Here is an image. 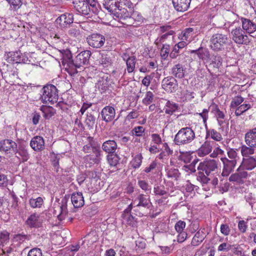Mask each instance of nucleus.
Here are the masks:
<instances>
[{"label":"nucleus","mask_w":256,"mask_h":256,"mask_svg":"<svg viewBox=\"0 0 256 256\" xmlns=\"http://www.w3.org/2000/svg\"><path fill=\"white\" fill-rule=\"evenodd\" d=\"M90 50H84L78 54L74 59L68 58V72L71 76H74L78 72L76 68L83 67L89 62V60L91 56Z\"/></svg>","instance_id":"obj_1"},{"label":"nucleus","mask_w":256,"mask_h":256,"mask_svg":"<svg viewBox=\"0 0 256 256\" xmlns=\"http://www.w3.org/2000/svg\"><path fill=\"white\" fill-rule=\"evenodd\" d=\"M244 140L246 145H242L240 150L244 158H247L254 154L256 148V127L246 134Z\"/></svg>","instance_id":"obj_2"},{"label":"nucleus","mask_w":256,"mask_h":256,"mask_svg":"<svg viewBox=\"0 0 256 256\" xmlns=\"http://www.w3.org/2000/svg\"><path fill=\"white\" fill-rule=\"evenodd\" d=\"M196 138L192 128L184 127L180 128L175 135L174 142L177 146H184L191 143Z\"/></svg>","instance_id":"obj_3"},{"label":"nucleus","mask_w":256,"mask_h":256,"mask_svg":"<svg viewBox=\"0 0 256 256\" xmlns=\"http://www.w3.org/2000/svg\"><path fill=\"white\" fill-rule=\"evenodd\" d=\"M230 39L226 34L217 32L213 34L210 40V46L214 52L224 50L229 44Z\"/></svg>","instance_id":"obj_4"},{"label":"nucleus","mask_w":256,"mask_h":256,"mask_svg":"<svg viewBox=\"0 0 256 256\" xmlns=\"http://www.w3.org/2000/svg\"><path fill=\"white\" fill-rule=\"evenodd\" d=\"M40 100L43 103L50 102L52 104L57 102L58 92L56 88L53 84H47L42 89Z\"/></svg>","instance_id":"obj_5"},{"label":"nucleus","mask_w":256,"mask_h":256,"mask_svg":"<svg viewBox=\"0 0 256 256\" xmlns=\"http://www.w3.org/2000/svg\"><path fill=\"white\" fill-rule=\"evenodd\" d=\"M198 170L204 172L207 176H214L219 170L218 162L214 159L206 158L199 164Z\"/></svg>","instance_id":"obj_6"},{"label":"nucleus","mask_w":256,"mask_h":256,"mask_svg":"<svg viewBox=\"0 0 256 256\" xmlns=\"http://www.w3.org/2000/svg\"><path fill=\"white\" fill-rule=\"evenodd\" d=\"M202 137H196L194 144L197 146H199L196 151L198 156L204 157L210 154L212 150V146L214 144L213 141L206 140L204 142Z\"/></svg>","instance_id":"obj_7"},{"label":"nucleus","mask_w":256,"mask_h":256,"mask_svg":"<svg viewBox=\"0 0 256 256\" xmlns=\"http://www.w3.org/2000/svg\"><path fill=\"white\" fill-rule=\"evenodd\" d=\"M136 14V13L131 14L126 8H118L116 13H114L115 16L118 18L122 24L126 25L132 24V18H135Z\"/></svg>","instance_id":"obj_8"},{"label":"nucleus","mask_w":256,"mask_h":256,"mask_svg":"<svg viewBox=\"0 0 256 256\" xmlns=\"http://www.w3.org/2000/svg\"><path fill=\"white\" fill-rule=\"evenodd\" d=\"M231 33L232 40L238 44H248L250 42L248 36L240 26L232 30Z\"/></svg>","instance_id":"obj_9"},{"label":"nucleus","mask_w":256,"mask_h":256,"mask_svg":"<svg viewBox=\"0 0 256 256\" xmlns=\"http://www.w3.org/2000/svg\"><path fill=\"white\" fill-rule=\"evenodd\" d=\"M86 41L90 46L98 48L104 46L106 38L102 34H94L88 36L86 38Z\"/></svg>","instance_id":"obj_10"},{"label":"nucleus","mask_w":256,"mask_h":256,"mask_svg":"<svg viewBox=\"0 0 256 256\" xmlns=\"http://www.w3.org/2000/svg\"><path fill=\"white\" fill-rule=\"evenodd\" d=\"M16 148V143L11 140L6 139L0 142V151L6 154L14 153Z\"/></svg>","instance_id":"obj_11"},{"label":"nucleus","mask_w":256,"mask_h":256,"mask_svg":"<svg viewBox=\"0 0 256 256\" xmlns=\"http://www.w3.org/2000/svg\"><path fill=\"white\" fill-rule=\"evenodd\" d=\"M162 86L163 89L168 92H175L178 88V82L172 76L164 78L162 82Z\"/></svg>","instance_id":"obj_12"},{"label":"nucleus","mask_w":256,"mask_h":256,"mask_svg":"<svg viewBox=\"0 0 256 256\" xmlns=\"http://www.w3.org/2000/svg\"><path fill=\"white\" fill-rule=\"evenodd\" d=\"M57 24L62 28H67L73 23L74 16L70 13H65L58 16L56 20Z\"/></svg>","instance_id":"obj_13"},{"label":"nucleus","mask_w":256,"mask_h":256,"mask_svg":"<svg viewBox=\"0 0 256 256\" xmlns=\"http://www.w3.org/2000/svg\"><path fill=\"white\" fill-rule=\"evenodd\" d=\"M134 206L149 208L152 206L150 198L144 194H140L134 200Z\"/></svg>","instance_id":"obj_14"},{"label":"nucleus","mask_w":256,"mask_h":256,"mask_svg":"<svg viewBox=\"0 0 256 256\" xmlns=\"http://www.w3.org/2000/svg\"><path fill=\"white\" fill-rule=\"evenodd\" d=\"M73 4L76 10L82 14L88 15L91 10L90 6L84 1L74 0L73 2Z\"/></svg>","instance_id":"obj_15"},{"label":"nucleus","mask_w":256,"mask_h":256,"mask_svg":"<svg viewBox=\"0 0 256 256\" xmlns=\"http://www.w3.org/2000/svg\"><path fill=\"white\" fill-rule=\"evenodd\" d=\"M30 146L34 151L43 150L45 148L44 140L43 138L40 136H34L30 140Z\"/></svg>","instance_id":"obj_16"},{"label":"nucleus","mask_w":256,"mask_h":256,"mask_svg":"<svg viewBox=\"0 0 256 256\" xmlns=\"http://www.w3.org/2000/svg\"><path fill=\"white\" fill-rule=\"evenodd\" d=\"M224 164V168L222 174L228 176L234 169L236 166V162L235 160H230L228 158L224 157L220 158Z\"/></svg>","instance_id":"obj_17"},{"label":"nucleus","mask_w":256,"mask_h":256,"mask_svg":"<svg viewBox=\"0 0 256 256\" xmlns=\"http://www.w3.org/2000/svg\"><path fill=\"white\" fill-rule=\"evenodd\" d=\"M44 218L42 216L36 214H31L26 220V224L31 228H39L41 226Z\"/></svg>","instance_id":"obj_18"},{"label":"nucleus","mask_w":256,"mask_h":256,"mask_svg":"<svg viewBox=\"0 0 256 256\" xmlns=\"http://www.w3.org/2000/svg\"><path fill=\"white\" fill-rule=\"evenodd\" d=\"M102 120L106 122H110L115 117L116 112L114 108L112 106H105L101 112Z\"/></svg>","instance_id":"obj_19"},{"label":"nucleus","mask_w":256,"mask_h":256,"mask_svg":"<svg viewBox=\"0 0 256 256\" xmlns=\"http://www.w3.org/2000/svg\"><path fill=\"white\" fill-rule=\"evenodd\" d=\"M192 0H172L174 9L178 12H184L188 10Z\"/></svg>","instance_id":"obj_20"},{"label":"nucleus","mask_w":256,"mask_h":256,"mask_svg":"<svg viewBox=\"0 0 256 256\" xmlns=\"http://www.w3.org/2000/svg\"><path fill=\"white\" fill-rule=\"evenodd\" d=\"M242 27L244 30L248 34H252L256 30V24L250 19L241 18Z\"/></svg>","instance_id":"obj_21"},{"label":"nucleus","mask_w":256,"mask_h":256,"mask_svg":"<svg viewBox=\"0 0 256 256\" xmlns=\"http://www.w3.org/2000/svg\"><path fill=\"white\" fill-rule=\"evenodd\" d=\"M71 201L76 208H80L84 204V196L80 192H74L71 196Z\"/></svg>","instance_id":"obj_22"},{"label":"nucleus","mask_w":256,"mask_h":256,"mask_svg":"<svg viewBox=\"0 0 256 256\" xmlns=\"http://www.w3.org/2000/svg\"><path fill=\"white\" fill-rule=\"evenodd\" d=\"M117 148V144L113 140H108L104 142L102 146V150L108 154L115 153Z\"/></svg>","instance_id":"obj_23"},{"label":"nucleus","mask_w":256,"mask_h":256,"mask_svg":"<svg viewBox=\"0 0 256 256\" xmlns=\"http://www.w3.org/2000/svg\"><path fill=\"white\" fill-rule=\"evenodd\" d=\"M190 54H195L200 60L202 61H208L210 59V54L208 49L204 48L202 47L199 48L197 50H192Z\"/></svg>","instance_id":"obj_24"},{"label":"nucleus","mask_w":256,"mask_h":256,"mask_svg":"<svg viewBox=\"0 0 256 256\" xmlns=\"http://www.w3.org/2000/svg\"><path fill=\"white\" fill-rule=\"evenodd\" d=\"M185 72L186 68L180 64L174 65L172 69V74L176 78H184Z\"/></svg>","instance_id":"obj_25"},{"label":"nucleus","mask_w":256,"mask_h":256,"mask_svg":"<svg viewBox=\"0 0 256 256\" xmlns=\"http://www.w3.org/2000/svg\"><path fill=\"white\" fill-rule=\"evenodd\" d=\"M209 138L216 142H220L222 140L221 134L214 128L206 130V139H208Z\"/></svg>","instance_id":"obj_26"},{"label":"nucleus","mask_w":256,"mask_h":256,"mask_svg":"<svg viewBox=\"0 0 256 256\" xmlns=\"http://www.w3.org/2000/svg\"><path fill=\"white\" fill-rule=\"evenodd\" d=\"M16 154H18V156H21L23 162H26L30 158V154H28V149L26 146L23 144H20L18 148H17Z\"/></svg>","instance_id":"obj_27"},{"label":"nucleus","mask_w":256,"mask_h":256,"mask_svg":"<svg viewBox=\"0 0 256 256\" xmlns=\"http://www.w3.org/2000/svg\"><path fill=\"white\" fill-rule=\"evenodd\" d=\"M104 6L109 12L114 14V13H116L118 8L116 0H106L104 4Z\"/></svg>","instance_id":"obj_28"},{"label":"nucleus","mask_w":256,"mask_h":256,"mask_svg":"<svg viewBox=\"0 0 256 256\" xmlns=\"http://www.w3.org/2000/svg\"><path fill=\"white\" fill-rule=\"evenodd\" d=\"M243 166L248 170H252L256 167V159L252 156L243 158Z\"/></svg>","instance_id":"obj_29"},{"label":"nucleus","mask_w":256,"mask_h":256,"mask_svg":"<svg viewBox=\"0 0 256 256\" xmlns=\"http://www.w3.org/2000/svg\"><path fill=\"white\" fill-rule=\"evenodd\" d=\"M40 110L43 113V116L46 119H50L56 114V110L52 106H42Z\"/></svg>","instance_id":"obj_30"},{"label":"nucleus","mask_w":256,"mask_h":256,"mask_svg":"<svg viewBox=\"0 0 256 256\" xmlns=\"http://www.w3.org/2000/svg\"><path fill=\"white\" fill-rule=\"evenodd\" d=\"M178 106L174 102L168 100L164 108L166 114L172 115L178 109Z\"/></svg>","instance_id":"obj_31"},{"label":"nucleus","mask_w":256,"mask_h":256,"mask_svg":"<svg viewBox=\"0 0 256 256\" xmlns=\"http://www.w3.org/2000/svg\"><path fill=\"white\" fill-rule=\"evenodd\" d=\"M92 151L95 154V158L92 159V162L96 164L99 163L102 156V152L100 150V146L97 144H94Z\"/></svg>","instance_id":"obj_32"},{"label":"nucleus","mask_w":256,"mask_h":256,"mask_svg":"<svg viewBox=\"0 0 256 256\" xmlns=\"http://www.w3.org/2000/svg\"><path fill=\"white\" fill-rule=\"evenodd\" d=\"M174 34V31H168V32H166L165 34H162L160 38H158L154 42V44L156 45L159 47L160 44L164 42L168 38H170V37L172 38V35Z\"/></svg>","instance_id":"obj_33"},{"label":"nucleus","mask_w":256,"mask_h":256,"mask_svg":"<svg viewBox=\"0 0 256 256\" xmlns=\"http://www.w3.org/2000/svg\"><path fill=\"white\" fill-rule=\"evenodd\" d=\"M98 61L99 63L104 67L110 66L112 63L110 56L105 54H101V56L99 58Z\"/></svg>","instance_id":"obj_34"},{"label":"nucleus","mask_w":256,"mask_h":256,"mask_svg":"<svg viewBox=\"0 0 256 256\" xmlns=\"http://www.w3.org/2000/svg\"><path fill=\"white\" fill-rule=\"evenodd\" d=\"M66 200H62V204L60 206V214L58 216V218L59 220H62L66 218V216L67 214V208H66Z\"/></svg>","instance_id":"obj_35"},{"label":"nucleus","mask_w":256,"mask_h":256,"mask_svg":"<svg viewBox=\"0 0 256 256\" xmlns=\"http://www.w3.org/2000/svg\"><path fill=\"white\" fill-rule=\"evenodd\" d=\"M136 63V58L134 56H131L129 60L126 62V68L128 73L133 72L135 69Z\"/></svg>","instance_id":"obj_36"},{"label":"nucleus","mask_w":256,"mask_h":256,"mask_svg":"<svg viewBox=\"0 0 256 256\" xmlns=\"http://www.w3.org/2000/svg\"><path fill=\"white\" fill-rule=\"evenodd\" d=\"M14 242H17L18 244H22L26 240H30V236L23 233L15 234L13 238Z\"/></svg>","instance_id":"obj_37"},{"label":"nucleus","mask_w":256,"mask_h":256,"mask_svg":"<svg viewBox=\"0 0 256 256\" xmlns=\"http://www.w3.org/2000/svg\"><path fill=\"white\" fill-rule=\"evenodd\" d=\"M154 192L156 196H164L168 195V192L165 190V188L163 185H154Z\"/></svg>","instance_id":"obj_38"},{"label":"nucleus","mask_w":256,"mask_h":256,"mask_svg":"<svg viewBox=\"0 0 256 256\" xmlns=\"http://www.w3.org/2000/svg\"><path fill=\"white\" fill-rule=\"evenodd\" d=\"M142 158L141 154H136L130 162L132 166L135 169L138 168L142 164Z\"/></svg>","instance_id":"obj_39"},{"label":"nucleus","mask_w":256,"mask_h":256,"mask_svg":"<svg viewBox=\"0 0 256 256\" xmlns=\"http://www.w3.org/2000/svg\"><path fill=\"white\" fill-rule=\"evenodd\" d=\"M108 164L113 166H116L119 164L120 158L118 155L114 154H109L107 156Z\"/></svg>","instance_id":"obj_40"},{"label":"nucleus","mask_w":256,"mask_h":256,"mask_svg":"<svg viewBox=\"0 0 256 256\" xmlns=\"http://www.w3.org/2000/svg\"><path fill=\"white\" fill-rule=\"evenodd\" d=\"M204 240V237L202 234L200 232H198L193 237L191 244L192 246H197L199 245Z\"/></svg>","instance_id":"obj_41"},{"label":"nucleus","mask_w":256,"mask_h":256,"mask_svg":"<svg viewBox=\"0 0 256 256\" xmlns=\"http://www.w3.org/2000/svg\"><path fill=\"white\" fill-rule=\"evenodd\" d=\"M85 123L90 128H92L96 123L95 116L92 114L88 112Z\"/></svg>","instance_id":"obj_42"},{"label":"nucleus","mask_w":256,"mask_h":256,"mask_svg":"<svg viewBox=\"0 0 256 256\" xmlns=\"http://www.w3.org/2000/svg\"><path fill=\"white\" fill-rule=\"evenodd\" d=\"M222 64V58L219 55L213 56L210 64L214 68H218Z\"/></svg>","instance_id":"obj_43"},{"label":"nucleus","mask_w":256,"mask_h":256,"mask_svg":"<svg viewBox=\"0 0 256 256\" xmlns=\"http://www.w3.org/2000/svg\"><path fill=\"white\" fill-rule=\"evenodd\" d=\"M29 202L32 208H40L43 204V200L41 197H38L36 198H30Z\"/></svg>","instance_id":"obj_44"},{"label":"nucleus","mask_w":256,"mask_h":256,"mask_svg":"<svg viewBox=\"0 0 256 256\" xmlns=\"http://www.w3.org/2000/svg\"><path fill=\"white\" fill-rule=\"evenodd\" d=\"M250 104H242L240 105L236 110L235 114L236 116H240L247 110L250 108Z\"/></svg>","instance_id":"obj_45"},{"label":"nucleus","mask_w":256,"mask_h":256,"mask_svg":"<svg viewBox=\"0 0 256 256\" xmlns=\"http://www.w3.org/2000/svg\"><path fill=\"white\" fill-rule=\"evenodd\" d=\"M196 180L202 184H206L210 179L204 174V172L200 171L197 175Z\"/></svg>","instance_id":"obj_46"},{"label":"nucleus","mask_w":256,"mask_h":256,"mask_svg":"<svg viewBox=\"0 0 256 256\" xmlns=\"http://www.w3.org/2000/svg\"><path fill=\"white\" fill-rule=\"evenodd\" d=\"M212 106V112L214 113L217 118H224L225 115L224 113L220 110L216 104H214Z\"/></svg>","instance_id":"obj_47"},{"label":"nucleus","mask_w":256,"mask_h":256,"mask_svg":"<svg viewBox=\"0 0 256 256\" xmlns=\"http://www.w3.org/2000/svg\"><path fill=\"white\" fill-rule=\"evenodd\" d=\"M138 185L142 190H144L146 194L150 192V186L148 182L146 180H139L138 181Z\"/></svg>","instance_id":"obj_48"},{"label":"nucleus","mask_w":256,"mask_h":256,"mask_svg":"<svg viewBox=\"0 0 256 256\" xmlns=\"http://www.w3.org/2000/svg\"><path fill=\"white\" fill-rule=\"evenodd\" d=\"M244 100V98L240 96H238L234 97L230 104V107L232 108H236L240 106Z\"/></svg>","instance_id":"obj_49"},{"label":"nucleus","mask_w":256,"mask_h":256,"mask_svg":"<svg viewBox=\"0 0 256 256\" xmlns=\"http://www.w3.org/2000/svg\"><path fill=\"white\" fill-rule=\"evenodd\" d=\"M118 8H130L132 3L130 0H116Z\"/></svg>","instance_id":"obj_50"},{"label":"nucleus","mask_w":256,"mask_h":256,"mask_svg":"<svg viewBox=\"0 0 256 256\" xmlns=\"http://www.w3.org/2000/svg\"><path fill=\"white\" fill-rule=\"evenodd\" d=\"M167 176L169 178L176 180L180 176V173L178 169L171 168L168 171Z\"/></svg>","instance_id":"obj_51"},{"label":"nucleus","mask_w":256,"mask_h":256,"mask_svg":"<svg viewBox=\"0 0 256 256\" xmlns=\"http://www.w3.org/2000/svg\"><path fill=\"white\" fill-rule=\"evenodd\" d=\"M154 96L152 92L150 91L146 92V96L142 100L143 103L146 105L150 104L153 101Z\"/></svg>","instance_id":"obj_52"},{"label":"nucleus","mask_w":256,"mask_h":256,"mask_svg":"<svg viewBox=\"0 0 256 256\" xmlns=\"http://www.w3.org/2000/svg\"><path fill=\"white\" fill-rule=\"evenodd\" d=\"M228 156L230 160H235L236 162L239 159L238 153L234 149L231 148L228 152Z\"/></svg>","instance_id":"obj_53"},{"label":"nucleus","mask_w":256,"mask_h":256,"mask_svg":"<svg viewBox=\"0 0 256 256\" xmlns=\"http://www.w3.org/2000/svg\"><path fill=\"white\" fill-rule=\"evenodd\" d=\"M186 225V222L184 221L180 220L177 222L174 226L176 232H184Z\"/></svg>","instance_id":"obj_54"},{"label":"nucleus","mask_w":256,"mask_h":256,"mask_svg":"<svg viewBox=\"0 0 256 256\" xmlns=\"http://www.w3.org/2000/svg\"><path fill=\"white\" fill-rule=\"evenodd\" d=\"M169 47V45L163 44L160 50V56L163 59H166L168 56L170 52Z\"/></svg>","instance_id":"obj_55"},{"label":"nucleus","mask_w":256,"mask_h":256,"mask_svg":"<svg viewBox=\"0 0 256 256\" xmlns=\"http://www.w3.org/2000/svg\"><path fill=\"white\" fill-rule=\"evenodd\" d=\"M145 131V128L142 126L135 127L132 130V132L137 136H141Z\"/></svg>","instance_id":"obj_56"},{"label":"nucleus","mask_w":256,"mask_h":256,"mask_svg":"<svg viewBox=\"0 0 256 256\" xmlns=\"http://www.w3.org/2000/svg\"><path fill=\"white\" fill-rule=\"evenodd\" d=\"M10 4L14 10L18 9L22 5V0H6Z\"/></svg>","instance_id":"obj_57"},{"label":"nucleus","mask_w":256,"mask_h":256,"mask_svg":"<svg viewBox=\"0 0 256 256\" xmlns=\"http://www.w3.org/2000/svg\"><path fill=\"white\" fill-rule=\"evenodd\" d=\"M28 256H42V252L40 248H34L29 251Z\"/></svg>","instance_id":"obj_58"},{"label":"nucleus","mask_w":256,"mask_h":256,"mask_svg":"<svg viewBox=\"0 0 256 256\" xmlns=\"http://www.w3.org/2000/svg\"><path fill=\"white\" fill-rule=\"evenodd\" d=\"M238 230L242 233H244L248 228L247 222L244 220H240L238 223Z\"/></svg>","instance_id":"obj_59"},{"label":"nucleus","mask_w":256,"mask_h":256,"mask_svg":"<svg viewBox=\"0 0 256 256\" xmlns=\"http://www.w3.org/2000/svg\"><path fill=\"white\" fill-rule=\"evenodd\" d=\"M178 235L177 236V241L182 243L184 242L187 238L188 234L186 231L178 232Z\"/></svg>","instance_id":"obj_60"},{"label":"nucleus","mask_w":256,"mask_h":256,"mask_svg":"<svg viewBox=\"0 0 256 256\" xmlns=\"http://www.w3.org/2000/svg\"><path fill=\"white\" fill-rule=\"evenodd\" d=\"M208 109L204 108L202 110V112L197 113V114L200 116L203 120V122L204 124H206L207 120L208 118Z\"/></svg>","instance_id":"obj_61"},{"label":"nucleus","mask_w":256,"mask_h":256,"mask_svg":"<svg viewBox=\"0 0 256 256\" xmlns=\"http://www.w3.org/2000/svg\"><path fill=\"white\" fill-rule=\"evenodd\" d=\"M136 250H143L146 248V246L145 241L142 239H139V240H136Z\"/></svg>","instance_id":"obj_62"},{"label":"nucleus","mask_w":256,"mask_h":256,"mask_svg":"<svg viewBox=\"0 0 256 256\" xmlns=\"http://www.w3.org/2000/svg\"><path fill=\"white\" fill-rule=\"evenodd\" d=\"M194 29L192 28H186L183 32L182 39L184 40H188L189 36H192V32H193Z\"/></svg>","instance_id":"obj_63"},{"label":"nucleus","mask_w":256,"mask_h":256,"mask_svg":"<svg viewBox=\"0 0 256 256\" xmlns=\"http://www.w3.org/2000/svg\"><path fill=\"white\" fill-rule=\"evenodd\" d=\"M10 234L8 232L4 231L0 233V242L2 244L9 240Z\"/></svg>","instance_id":"obj_64"}]
</instances>
